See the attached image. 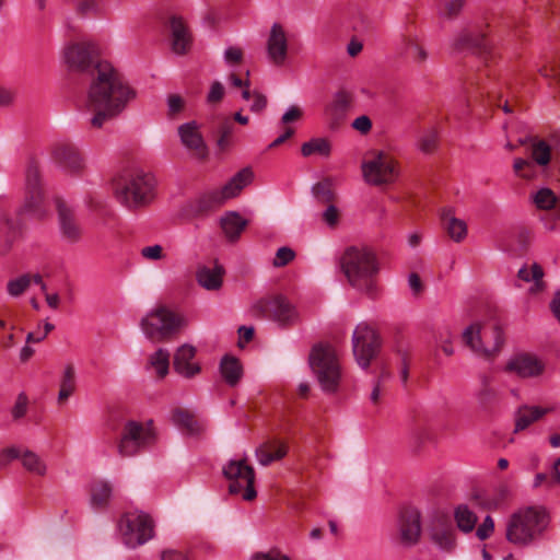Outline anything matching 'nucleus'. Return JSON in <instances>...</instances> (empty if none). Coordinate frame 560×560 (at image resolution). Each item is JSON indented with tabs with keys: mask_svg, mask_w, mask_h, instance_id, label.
<instances>
[{
	"mask_svg": "<svg viewBox=\"0 0 560 560\" xmlns=\"http://www.w3.org/2000/svg\"><path fill=\"white\" fill-rule=\"evenodd\" d=\"M135 97L136 92L109 62L96 63L84 101V109L92 114L91 127L101 129L119 116Z\"/></svg>",
	"mask_w": 560,
	"mask_h": 560,
	"instance_id": "nucleus-1",
	"label": "nucleus"
},
{
	"mask_svg": "<svg viewBox=\"0 0 560 560\" xmlns=\"http://www.w3.org/2000/svg\"><path fill=\"white\" fill-rule=\"evenodd\" d=\"M340 266L352 288L369 298L377 296L380 265L372 249L366 246L348 247L340 258Z\"/></svg>",
	"mask_w": 560,
	"mask_h": 560,
	"instance_id": "nucleus-2",
	"label": "nucleus"
},
{
	"mask_svg": "<svg viewBox=\"0 0 560 560\" xmlns=\"http://www.w3.org/2000/svg\"><path fill=\"white\" fill-rule=\"evenodd\" d=\"M549 514L544 506H523L514 511L505 525V538L509 542L526 547L534 544L547 529Z\"/></svg>",
	"mask_w": 560,
	"mask_h": 560,
	"instance_id": "nucleus-3",
	"label": "nucleus"
},
{
	"mask_svg": "<svg viewBox=\"0 0 560 560\" xmlns=\"http://www.w3.org/2000/svg\"><path fill=\"white\" fill-rule=\"evenodd\" d=\"M363 179L372 186H389L400 176L398 161L387 152L373 150L368 152L362 161Z\"/></svg>",
	"mask_w": 560,
	"mask_h": 560,
	"instance_id": "nucleus-4",
	"label": "nucleus"
},
{
	"mask_svg": "<svg viewBox=\"0 0 560 560\" xmlns=\"http://www.w3.org/2000/svg\"><path fill=\"white\" fill-rule=\"evenodd\" d=\"M156 180L150 173L137 172L116 188L117 200L129 209L149 205L155 196Z\"/></svg>",
	"mask_w": 560,
	"mask_h": 560,
	"instance_id": "nucleus-5",
	"label": "nucleus"
},
{
	"mask_svg": "<svg viewBox=\"0 0 560 560\" xmlns=\"http://www.w3.org/2000/svg\"><path fill=\"white\" fill-rule=\"evenodd\" d=\"M310 365L316 374L322 389L327 393H335L341 380L336 350L328 345L315 346L310 354Z\"/></svg>",
	"mask_w": 560,
	"mask_h": 560,
	"instance_id": "nucleus-6",
	"label": "nucleus"
},
{
	"mask_svg": "<svg viewBox=\"0 0 560 560\" xmlns=\"http://www.w3.org/2000/svg\"><path fill=\"white\" fill-rule=\"evenodd\" d=\"M463 340L477 354L491 357L503 345V330L495 320L474 323L463 331Z\"/></svg>",
	"mask_w": 560,
	"mask_h": 560,
	"instance_id": "nucleus-7",
	"label": "nucleus"
},
{
	"mask_svg": "<svg viewBox=\"0 0 560 560\" xmlns=\"http://www.w3.org/2000/svg\"><path fill=\"white\" fill-rule=\"evenodd\" d=\"M141 329L151 341L167 340L183 325V318L164 306L149 312L140 323Z\"/></svg>",
	"mask_w": 560,
	"mask_h": 560,
	"instance_id": "nucleus-8",
	"label": "nucleus"
},
{
	"mask_svg": "<svg viewBox=\"0 0 560 560\" xmlns=\"http://www.w3.org/2000/svg\"><path fill=\"white\" fill-rule=\"evenodd\" d=\"M118 529L124 544L129 548L143 545L153 537L151 517L139 511L124 514L118 523Z\"/></svg>",
	"mask_w": 560,
	"mask_h": 560,
	"instance_id": "nucleus-9",
	"label": "nucleus"
},
{
	"mask_svg": "<svg viewBox=\"0 0 560 560\" xmlns=\"http://www.w3.org/2000/svg\"><path fill=\"white\" fill-rule=\"evenodd\" d=\"M155 441V432L152 421L140 423L129 421L125 424L118 443V453L122 457H129L138 454L142 448L151 445Z\"/></svg>",
	"mask_w": 560,
	"mask_h": 560,
	"instance_id": "nucleus-10",
	"label": "nucleus"
},
{
	"mask_svg": "<svg viewBox=\"0 0 560 560\" xmlns=\"http://www.w3.org/2000/svg\"><path fill=\"white\" fill-rule=\"evenodd\" d=\"M381 348V339L373 326L362 322L352 334V351L357 363L368 369Z\"/></svg>",
	"mask_w": 560,
	"mask_h": 560,
	"instance_id": "nucleus-11",
	"label": "nucleus"
},
{
	"mask_svg": "<svg viewBox=\"0 0 560 560\" xmlns=\"http://www.w3.org/2000/svg\"><path fill=\"white\" fill-rule=\"evenodd\" d=\"M223 474L230 480L229 490L232 494H241L245 501L257 497L254 488L255 471L245 459H233L223 468Z\"/></svg>",
	"mask_w": 560,
	"mask_h": 560,
	"instance_id": "nucleus-12",
	"label": "nucleus"
},
{
	"mask_svg": "<svg viewBox=\"0 0 560 560\" xmlns=\"http://www.w3.org/2000/svg\"><path fill=\"white\" fill-rule=\"evenodd\" d=\"M252 179L253 172L250 168L241 170L221 189L205 192L200 197L201 207L209 209L223 205L226 200L236 197Z\"/></svg>",
	"mask_w": 560,
	"mask_h": 560,
	"instance_id": "nucleus-13",
	"label": "nucleus"
},
{
	"mask_svg": "<svg viewBox=\"0 0 560 560\" xmlns=\"http://www.w3.org/2000/svg\"><path fill=\"white\" fill-rule=\"evenodd\" d=\"M252 179L253 172L250 168L241 170L221 189L205 192L200 197L201 207L209 209L223 205L226 200L236 197Z\"/></svg>",
	"mask_w": 560,
	"mask_h": 560,
	"instance_id": "nucleus-14",
	"label": "nucleus"
},
{
	"mask_svg": "<svg viewBox=\"0 0 560 560\" xmlns=\"http://www.w3.org/2000/svg\"><path fill=\"white\" fill-rule=\"evenodd\" d=\"M252 179L253 172L250 168L241 170L221 189L205 192L200 197L201 207L209 209L223 205L226 200L236 197Z\"/></svg>",
	"mask_w": 560,
	"mask_h": 560,
	"instance_id": "nucleus-15",
	"label": "nucleus"
},
{
	"mask_svg": "<svg viewBox=\"0 0 560 560\" xmlns=\"http://www.w3.org/2000/svg\"><path fill=\"white\" fill-rule=\"evenodd\" d=\"M250 313L257 318H272L281 324L292 322L295 316L294 307L283 296L264 298L256 301Z\"/></svg>",
	"mask_w": 560,
	"mask_h": 560,
	"instance_id": "nucleus-16",
	"label": "nucleus"
},
{
	"mask_svg": "<svg viewBox=\"0 0 560 560\" xmlns=\"http://www.w3.org/2000/svg\"><path fill=\"white\" fill-rule=\"evenodd\" d=\"M63 60L74 71L93 75L97 60V49L92 43H74L63 49Z\"/></svg>",
	"mask_w": 560,
	"mask_h": 560,
	"instance_id": "nucleus-17",
	"label": "nucleus"
},
{
	"mask_svg": "<svg viewBox=\"0 0 560 560\" xmlns=\"http://www.w3.org/2000/svg\"><path fill=\"white\" fill-rule=\"evenodd\" d=\"M23 210L36 219H43L47 213L40 187L39 171L36 166H30L26 171Z\"/></svg>",
	"mask_w": 560,
	"mask_h": 560,
	"instance_id": "nucleus-18",
	"label": "nucleus"
},
{
	"mask_svg": "<svg viewBox=\"0 0 560 560\" xmlns=\"http://www.w3.org/2000/svg\"><path fill=\"white\" fill-rule=\"evenodd\" d=\"M529 152L532 161L518 158L515 159L513 163L514 172L524 178L534 177V163L545 167L551 160V148L541 139H530Z\"/></svg>",
	"mask_w": 560,
	"mask_h": 560,
	"instance_id": "nucleus-19",
	"label": "nucleus"
},
{
	"mask_svg": "<svg viewBox=\"0 0 560 560\" xmlns=\"http://www.w3.org/2000/svg\"><path fill=\"white\" fill-rule=\"evenodd\" d=\"M266 51L269 62L276 67L285 65L289 51V40L284 27L275 23L270 27L267 42Z\"/></svg>",
	"mask_w": 560,
	"mask_h": 560,
	"instance_id": "nucleus-20",
	"label": "nucleus"
},
{
	"mask_svg": "<svg viewBox=\"0 0 560 560\" xmlns=\"http://www.w3.org/2000/svg\"><path fill=\"white\" fill-rule=\"evenodd\" d=\"M178 136L182 144L190 152L194 159L203 161L208 158V147L195 121H189L178 127Z\"/></svg>",
	"mask_w": 560,
	"mask_h": 560,
	"instance_id": "nucleus-21",
	"label": "nucleus"
},
{
	"mask_svg": "<svg viewBox=\"0 0 560 560\" xmlns=\"http://www.w3.org/2000/svg\"><path fill=\"white\" fill-rule=\"evenodd\" d=\"M505 371L522 378L536 377L545 371V363L533 354L520 353L508 361Z\"/></svg>",
	"mask_w": 560,
	"mask_h": 560,
	"instance_id": "nucleus-22",
	"label": "nucleus"
},
{
	"mask_svg": "<svg viewBox=\"0 0 560 560\" xmlns=\"http://www.w3.org/2000/svg\"><path fill=\"white\" fill-rule=\"evenodd\" d=\"M398 529L402 545L417 544L421 535L420 512L415 508L405 509L399 516Z\"/></svg>",
	"mask_w": 560,
	"mask_h": 560,
	"instance_id": "nucleus-23",
	"label": "nucleus"
},
{
	"mask_svg": "<svg viewBox=\"0 0 560 560\" xmlns=\"http://www.w3.org/2000/svg\"><path fill=\"white\" fill-rule=\"evenodd\" d=\"M354 97L349 91L336 92L330 102L325 106V117L331 126H338L343 121L353 107Z\"/></svg>",
	"mask_w": 560,
	"mask_h": 560,
	"instance_id": "nucleus-24",
	"label": "nucleus"
},
{
	"mask_svg": "<svg viewBox=\"0 0 560 560\" xmlns=\"http://www.w3.org/2000/svg\"><path fill=\"white\" fill-rule=\"evenodd\" d=\"M55 162L69 173H77L83 167V159L78 149L70 143H57L52 150Z\"/></svg>",
	"mask_w": 560,
	"mask_h": 560,
	"instance_id": "nucleus-25",
	"label": "nucleus"
},
{
	"mask_svg": "<svg viewBox=\"0 0 560 560\" xmlns=\"http://www.w3.org/2000/svg\"><path fill=\"white\" fill-rule=\"evenodd\" d=\"M196 348L190 345L180 346L174 354V370L179 375L191 378L200 373V365L194 361Z\"/></svg>",
	"mask_w": 560,
	"mask_h": 560,
	"instance_id": "nucleus-26",
	"label": "nucleus"
},
{
	"mask_svg": "<svg viewBox=\"0 0 560 560\" xmlns=\"http://www.w3.org/2000/svg\"><path fill=\"white\" fill-rule=\"evenodd\" d=\"M57 210L62 237L69 243H77L81 238L82 232L73 211L62 200H57Z\"/></svg>",
	"mask_w": 560,
	"mask_h": 560,
	"instance_id": "nucleus-27",
	"label": "nucleus"
},
{
	"mask_svg": "<svg viewBox=\"0 0 560 560\" xmlns=\"http://www.w3.org/2000/svg\"><path fill=\"white\" fill-rule=\"evenodd\" d=\"M22 236L19 223L7 212L0 211V254L8 253Z\"/></svg>",
	"mask_w": 560,
	"mask_h": 560,
	"instance_id": "nucleus-28",
	"label": "nucleus"
},
{
	"mask_svg": "<svg viewBox=\"0 0 560 560\" xmlns=\"http://www.w3.org/2000/svg\"><path fill=\"white\" fill-rule=\"evenodd\" d=\"M479 505L488 511H499L508 506L511 491L506 485H500L493 490L476 495Z\"/></svg>",
	"mask_w": 560,
	"mask_h": 560,
	"instance_id": "nucleus-29",
	"label": "nucleus"
},
{
	"mask_svg": "<svg viewBox=\"0 0 560 560\" xmlns=\"http://www.w3.org/2000/svg\"><path fill=\"white\" fill-rule=\"evenodd\" d=\"M443 229L455 243H462L468 234L467 223L455 215L453 208H444L441 211Z\"/></svg>",
	"mask_w": 560,
	"mask_h": 560,
	"instance_id": "nucleus-30",
	"label": "nucleus"
},
{
	"mask_svg": "<svg viewBox=\"0 0 560 560\" xmlns=\"http://www.w3.org/2000/svg\"><path fill=\"white\" fill-rule=\"evenodd\" d=\"M225 270L223 266L214 262L213 266H201L196 272L199 285L208 291H217L222 287Z\"/></svg>",
	"mask_w": 560,
	"mask_h": 560,
	"instance_id": "nucleus-31",
	"label": "nucleus"
},
{
	"mask_svg": "<svg viewBox=\"0 0 560 560\" xmlns=\"http://www.w3.org/2000/svg\"><path fill=\"white\" fill-rule=\"evenodd\" d=\"M287 454V444L278 440L264 442L255 451L256 458L262 466H269L271 463L282 459Z\"/></svg>",
	"mask_w": 560,
	"mask_h": 560,
	"instance_id": "nucleus-32",
	"label": "nucleus"
},
{
	"mask_svg": "<svg viewBox=\"0 0 560 560\" xmlns=\"http://www.w3.org/2000/svg\"><path fill=\"white\" fill-rule=\"evenodd\" d=\"M247 224L248 221L235 211H229L220 219L221 229L230 242L237 241Z\"/></svg>",
	"mask_w": 560,
	"mask_h": 560,
	"instance_id": "nucleus-33",
	"label": "nucleus"
},
{
	"mask_svg": "<svg viewBox=\"0 0 560 560\" xmlns=\"http://www.w3.org/2000/svg\"><path fill=\"white\" fill-rule=\"evenodd\" d=\"M544 275L542 267L537 262L526 264L517 272L520 280L532 283L529 292L533 294L545 290Z\"/></svg>",
	"mask_w": 560,
	"mask_h": 560,
	"instance_id": "nucleus-34",
	"label": "nucleus"
},
{
	"mask_svg": "<svg viewBox=\"0 0 560 560\" xmlns=\"http://www.w3.org/2000/svg\"><path fill=\"white\" fill-rule=\"evenodd\" d=\"M172 49L175 54L183 55L188 51L191 44L190 34L180 18H172Z\"/></svg>",
	"mask_w": 560,
	"mask_h": 560,
	"instance_id": "nucleus-35",
	"label": "nucleus"
},
{
	"mask_svg": "<svg viewBox=\"0 0 560 560\" xmlns=\"http://www.w3.org/2000/svg\"><path fill=\"white\" fill-rule=\"evenodd\" d=\"M453 518L458 530L464 534L471 533L478 523L477 513L467 503H460L454 508Z\"/></svg>",
	"mask_w": 560,
	"mask_h": 560,
	"instance_id": "nucleus-36",
	"label": "nucleus"
},
{
	"mask_svg": "<svg viewBox=\"0 0 560 560\" xmlns=\"http://www.w3.org/2000/svg\"><path fill=\"white\" fill-rule=\"evenodd\" d=\"M75 390V369L72 363H67L59 380L58 402L63 404Z\"/></svg>",
	"mask_w": 560,
	"mask_h": 560,
	"instance_id": "nucleus-37",
	"label": "nucleus"
},
{
	"mask_svg": "<svg viewBox=\"0 0 560 560\" xmlns=\"http://www.w3.org/2000/svg\"><path fill=\"white\" fill-rule=\"evenodd\" d=\"M220 371L222 377L230 386L236 385L243 374L242 365L234 357H224L221 360Z\"/></svg>",
	"mask_w": 560,
	"mask_h": 560,
	"instance_id": "nucleus-38",
	"label": "nucleus"
},
{
	"mask_svg": "<svg viewBox=\"0 0 560 560\" xmlns=\"http://www.w3.org/2000/svg\"><path fill=\"white\" fill-rule=\"evenodd\" d=\"M546 409L539 407H521L515 417V431H522L528 428L534 421L540 419L545 413Z\"/></svg>",
	"mask_w": 560,
	"mask_h": 560,
	"instance_id": "nucleus-39",
	"label": "nucleus"
},
{
	"mask_svg": "<svg viewBox=\"0 0 560 560\" xmlns=\"http://www.w3.org/2000/svg\"><path fill=\"white\" fill-rule=\"evenodd\" d=\"M91 504L94 508L105 506L112 497V487L108 482L96 480L90 487Z\"/></svg>",
	"mask_w": 560,
	"mask_h": 560,
	"instance_id": "nucleus-40",
	"label": "nucleus"
},
{
	"mask_svg": "<svg viewBox=\"0 0 560 560\" xmlns=\"http://www.w3.org/2000/svg\"><path fill=\"white\" fill-rule=\"evenodd\" d=\"M148 366L155 371L159 378H164L170 369V353L165 349H158L149 357Z\"/></svg>",
	"mask_w": 560,
	"mask_h": 560,
	"instance_id": "nucleus-41",
	"label": "nucleus"
},
{
	"mask_svg": "<svg viewBox=\"0 0 560 560\" xmlns=\"http://www.w3.org/2000/svg\"><path fill=\"white\" fill-rule=\"evenodd\" d=\"M172 419L175 424L186 429L190 434H197L201 430V425L197 419L187 410H174Z\"/></svg>",
	"mask_w": 560,
	"mask_h": 560,
	"instance_id": "nucleus-42",
	"label": "nucleus"
},
{
	"mask_svg": "<svg viewBox=\"0 0 560 560\" xmlns=\"http://www.w3.org/2000/svg\"><path fill=\"white\" fill-rule=\"evenodd\" d=\"M331 151L330 142L326 138H314L302 144L301 152L304 156L317 154L328 156Z\"/></svg>",
	"mask_w": 560,
	"mask_h": 560,
	"instance_id": "nucleus-43",
	"label": "nucleus"
},
{
	"mask_svg": "<svg viewBox=\"0 0 560 560\" xmlns=\"http://www.w3.org/2000/svg\"><path fill=\"white\" fill-rule=\"evenodd\" d=\"M485 37L472 34L470 31H463L455 39V47L458 49L483 48Z\"/></svg>",
	"mask_w": 560,
	"mask_h": 560,
	"instance_id": "nucleus-44",
	"label": "nucleus"
},
{
	"mask_svg": "<svg viewBox=\"0 0 560 560\" xmlns=\"http://www.w3.org/2000/svg\"><path fill=\"white\" fill-rule=\"evenodd\" d=\"M22 464L25 469H27L30 472L35 474L37 476H44L46 472V465L44 462L39 458L38 455H36L33 452L25 451L22 454Z\"/></svg>",
	"mask_w": 560,
	"mask_h": 560,
	"instance_id": "nucleus-45",
	"label": "nucleus"
},
{
	"mask_svg": "<svg viewBox=\"0 0 560 560\" xmlns=\"http://www.w3.org/2000/svg\"><path fill=\"white\" fill-rule=\"evenodd\" d=\"M466 0H442L440 15L445 19L456 18L465 5Z\"/></svg>",
	"mask_w": 560,
	"mask_h": 560,
	"instance_id": "nucleus-46",
	"label": "nucleus"
},
{
	"mask_svg": "<svg viewBox=\"0 0 560 560\" xmlns=\"http://www.w3.org/2000/svg\"><path fill=\"white\" fill-rule=\"evenodd\" d=\"M533 199L537 208L544 210L552 208L557 202L553 191L549 188H541L534 195Z\"/></svg>",
	"mask_w": 560,
	"mask_h": 560,
	"instance_id": "nucleus-47",
	"label": "nucleus"
},
{
	"mask_svg": "<svg viewBox=\"0 0 560 560\" xmlns=\"http://www.w3.org/2000/svg\"><path fill=\"white\" fill-rule=\"evenodd\" d=\"M439 141V133L438 130L434 128H431L427 131H424L418 141V148L425 153L432 152Z\"/></svg>",
	"mask_w": 560,
	"mask_h": 560,
	"instance_id": "nucleus-48",
	"label": "nucleus"
},
{
	"mask_svg": "<svg viewBox=\"0 0 560 560\" xmlns=\"http://www.w3.org/2000/svg\"><path fill=\"white\" fill-rule=\"evenodd\" d=\"M32 278L28 275L21 276L8 282V292L12 296H19L31 285Z\"/></svg>",
	"mask_w": 560,
	"mask_h": 560,
	"instance_id": "nucleus-49",
	"label": "nucleus"
},
{
	"mask_svg": "<svg viewBox=\"0 0 560 560\" xmlns=\"http://www.w3.org/2000/svg\"><path fill=\"white\" fill-rule=\"evenodd\" d=\"M234 126L230 121H225L220 128V136L218 138V147L221 150H226L233 143Z\"/></svg>",
	"mask_w": 560,
	"mask_h": 560,
	"instance_id": "nucleus-50",
	"label": "nucleus"
},
{
	"mask_svg": "<svg viewBox=\"0 0 560 560\" xmlns=\"http://www.w3.org/2000/svg\"><path fill=\"white\" fill-rule=\"evenodd\" d=\"M494 520L492 516L487 515L483 517L482 522L476 528V536L480 540H486L490 538L494 533Z\"/></svg>",
	"mask_w": 560,
	"mask_h": 560,
	"instance_id": "nucleus-51",
	"label": "nucleus"
},
{
	"mask_svg": "<svg viewBox=\"0 0 560 560\" xmlns=\"http://www.w3.org/2000/svg\"><path fill=\"white\" fill-rule=\"evenodd\" d=\"M295 257V253L290 247H280L273 258L272 265L277 268L284 267L290 264Z\"/></svg>",
	"mask_w": 560,
	"mask_h": 560,
	"instance_id": "nucleus-52",
	"label": "nucleus"
},
{
	"mask_svg": "<svg viewBox=\"0 0 560 560\" xmlns=\"http://www.w3.org/2000/svg\"><path fill=\"white\" fill-rule=\"evenodd\" d=\"M140 255L143 259L150 261L161 260L165 258L164 248L159 244L142 247L140 250Z\"/></svg>",
	"mask_w": 560,
	"mask_h": 560,
	"instance_id": "nucleus-53",
	"label": "nucleus"
},
{
	"mask_svg": "<svg viewBox=\"0 0 560 560\" xmlns=\"http://www.w3.org/2000/svg\"><path fill=\"white\" fill-rule=\"evenodd\" d=\"M407 54L417 63H423L428 59L424 47L413 40L408 43Z\"/></svg>",
	"mask_w": 560,
	"mask_h": 560,
	"instance_id": "nucleus-54",
	"label": "nucleus"
},
{
	"mask_svg": "<svg viewBox=\"0 0 560 560\" xmlns=\"http://www.w3.org/2000/svg\"><path fill=\"white\" fill-rule=\"evenodd\" d=\"M249 71H246V79L242 80L236 74H230V82L233 86L242 89V97L246 101L250 100L252 91L249 90Z\"/></svg>",
	"mask_w": 560,
	"mask_h": 560,
	"instance_id": "nucleus-55",
	"label": "nucleus"
},
{
	"mask_svg": "<svg viewBox=\"0 0 560 560\" xmlns=\"http://www.w3.org/2000/svg\"><path fill=\"white\" fill-rule=\"evenodd\" d=\"M28 406V398L24 393H20L16 397L14 406L11 410L12 417L18 420L25 416Z\"/></svg>",
	"mask_w": 560,
	"mask_h": 560,
	"instance_id": "nucleus-56",
	"label": "nucleus"
},
{
	"mask_svg": "<svg viewBox=\"0 0 560 560\" xmlns=\"http://www.w3.org/2000/svg\"><path fill=\"white\" fill-rule=\"evenodd\" d=\"M323 221L331 229L337 228L340 221V211L334 206L329 205L323 212Z\"/></svg>",
	"mask_w": 560,
	"mask_h": 560,
	"instance_id": "nucleus-57",
	"label": "nucleus"
},
{
	"mask_svg": "<svg viewBox=\"0 0 560 560\" xmlns=\"http://www.w3.org/2000/svg\"><path fill=\"white\" fill-rule=\"evenodd\" d=\"M434 540L444 549H451L455 545V535L452 530L434 534Z\"/></svg>",
	"mask_w": 560,
	"mask_h": 560,
	"instance_id": "nucleus-58",
	"label": "nucleus"
},
{
	"mask_svg": "<svg viewBox=\"0 0 560 560\" xmlns=\"http://www.w3.org/2000/svg\"><path fill=\"white\" fill-rule=\"evenodd\" d=\"M185 101L177 94H172L167 97L168 115L174 116L184 109Z\"/></svg>",
	"mask_w": 560,
	"mask_h": 560,
	"instance_id": "nucleus-59",
	"label": "nucleus"
},
{
	"mask_svg": "<svg viewBox=\"0 0 560 560\" xmlns=\"http://www.w3.org/2000/svg\"><path fill=\"white\" fill-rule=\"evenodd\" d=\"M351 126L354 130L359 131L360 133L366 135L372 129V120L370 119L369 116L361 115L352 121Z\"/></svg>",
	"mask_w": 560,
	"mask_h": 560,
	"instance_id": "nucleus-60",
	"label": "nucleus"
},
{
	"mask_svg": "<svg viewBox=\"0 0 560 560\" xmlns=\"http://www.w3.org/2000/svg\"><path fill=\"white\" fill-rule=\"evenodd\" d=\"M250 98H253V103L250 105V110L253 113H261L267 106V97L258 91L252 92Z\"/></svg>",
	"mask_w": 560,
	"mask_h": 560,
	"instance_id": "nucleus-61",
	"label": "nucleus"
},
{
	"mask_svg": "<svg viewBox=\"0 0 560 560\" xmlns=\"http://www.w3.org/2000/svg\"><path fill=\"white\" fill-rule=\"evenodd\" d=\"M224 60L229 65H236L243 60V50L240 47L231 46L224 51Z\"/></svg>",
	"mask_w": 560,
	"mask_h": 560,
	"instance_id": "nucleus-62",
	"label": "nucleus"
},
{
	"mask_svg": "<svg viewBox=\"0 0 560 560\" xmlns=\"http://www.w3.org/2000/svg\"><path fill=\"white\" fill-rule=\"evenodd\" d=\"M224 95V88L220 82H214L208 93L207 100L209 103H218Z\"/></svg>",
	"mask_w": 560,
	"mask_h": 560,
	"instance_id": "nucleus-63",
	"label": "nucleus"
},
{
	"mask_svg": "<svg viewBox=\"0 0 560 560\" xmlns=\"http://www.w3.org/2000/svg\"><path fill=\"white\" fill-rule=\"evenodd\" d=\"M252 560H290V558L280 551L271 550L266 553H257Z\"/></svg>",
	"mask_w": 560,
	"mask_h": 560,
	"instance_id": "nucleus-64",
	"label": "nucleus"
}]
</instances>
